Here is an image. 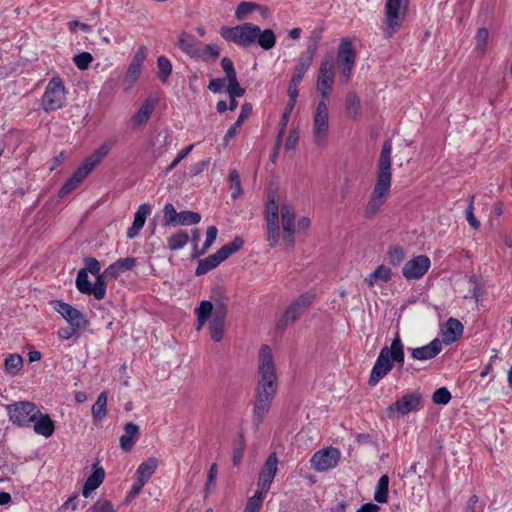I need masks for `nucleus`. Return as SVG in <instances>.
Listing matches in <instances>:
<instances>
[{
  "label": "nucleus",
  "instance_id": "obj_1",
  "mask_svg": "<svg viewBox=\"0 0 512 512\" xmlns=\"http://www.w3.org/2000/svg\"><path fill=\"white\" fill-rule=\"evenodd\" d=\"M258 376L252 420L256 428L263 422L277 391L276 366L268 345H262L259 349Z\"/></svg>",
  "mask_w": 512,
  "mask_h": 512
},
{
  "label": "nucleus",
  "instance_id": "obj_2",
  "mask_svg": "<svg viewBox=\"0 0 512 512\" xmlns=\"http://www.w3.org/2000/svg\"><path fill=\"white\" fill-rule=\"evenodd\" d=\"M391 152L392 143L390 140H386L383 143L378 160L376 183L365 207L364 215L366 218H372L379 212L390 191L392 180Z\"/></svg>",
  "mask_w": 512,
  "mask_h": 512
},
{
  "label": "nucleus",
  "instance_id": "obj_3",
  "mask_svg": "<svg viewBox=\"0 0 512 512\" xmlns=\"http://www.w3.org/2000/svg\"><path fill=\"white\" fill-rule=\"evenodd\" d=\"M405 353L404 344L397 332L393 338L390 346H384L374 363L368 384L376 386L381 379H383L396 364L397 369L401 371L404 367Z\"/></svg>",
  "mask_w": 512,
  "mask_h": 512
},
{
  "label": "nucleus",
  "instance_id": "obj_4",
  "mask_svg": "<svg viewBox=\"0 0 512 512\" xmlns=\"http://www.w3.org/2000/svg\"><path fill=\"white\" fill-rule=\"evenodd\" d=\"M243 244V239L237 236L231 242L223 245L220 249H218L216 253L209 255L205 259L200 260L196 268V275L206 274L210 270L216 268L230 255L239 251L243 247Z\"/></svg>",
  "mask_w": 512,
  "mask_h": 512
},
{
  "label": "nucleus",
  "instance_id": "obj_5",
  "mask_svg": "<svg viewBox=\"0 0 512 512\" xmlns=\"http://www.w3.org/2000/svg\"><path fill=\"white\" fill-rule=\"evenodd\" d=\"M259 27L252 23H243L235 27L223 26L220 35L227 41L242 47H250L256 42Z\"/></svg>",
  "mask_w": 512,
  "mask_h": 512
},
{
  "label": "nucleus",
  "instance_id": "obj_6",
  "mask_svg": "<svg viewBox=\"0 0 512 512\" xmlns=\"http://www.w3.org/2000/svg\"><path fill=\"white\" fill-rule=\"evenodd\" d=\"M314 299L315 294L306 291L294 300L276 323L277 332L284 331L289 323L295 322L312 305Z\"/></svg>",
  "mask_w": 512,
  "mask_h": 512
},
{
  "label": "nucleus",
  "instance_id": "obj_7",
  "mask_svg": "<svg viewBox=\"0 0 512 512\" xmlns=\"http://www.w3.org/2000/svg\"><path fill=\"white\" fill-rule=\"evenodd\" d=\"M409 0H387L385 3V33L391 37L402 25Z\"/></svg>",
  "mask_w": 512,
  "mask_h": 512
},
{
  "label": "nucleus",
  "instance_id": "obj_8",
  "mask_svg": "<svg viewBox=\"0 0 512 512\" xmlns=\"http://www.w3.org/2000/svg\"><path fill=\"white\" fill-rule=\"evenodd\" d=\"M10 420L21 427L29 426L40 414L37 406L29 401H20L7 406Z\"/></svg>",
  "mask_w": 512,
  "mask_h": 512
},
{
  "label": "nucleus",
  "instance_id": "obj_9",
  "mask_svg": "<svg viewBox=\"0 0 512 512\" xmlns=\"http://www.w3.org/2000/svg\"><path fill=\"white\" fill-rule=\"evenodd\" d=\"M328 131V105L325 101H319L313 116V138L317 146H322L326 143Z\"/></svg>",
  "mask_w": 512,
  "mask_h": 512
},
{
  "label": "nucleus",
  "instance_id": "obj_10",
  "mask_svg": "<svg viewBox=\"0 0 512 512\" xmlns=\"http://www.w3.org/2000/svg\"><path fill=\"white\" fill-rule=\"evenodd\" d=\"M64 92L65 88L62 79L58 77L52 78L42 97V108L47 112L59 109L65 98Z\"/></svg>",
  "mask_w": 512,
  "mask_h": 512
},
{
  "label": "nucleus",
  "instance_id": "obj_11",
  "mask_svg": "<svg viewBox=\"0 0 512 512\" xmlns=\"http://www.w3.org/2000/svg\"><path fill=\"white\" fill-rule=\"evenodd\" d=\"M96 167V154H92L72 176L66 180L61 189L59 190L58 196L65 197L75 190L78 185L94 170Z\"/></svg>",
  "mask_w": 512,
  "mask_h": 512
},
{
  "label": "nucleus",
  "instance_id": "obj_12",
  "mask_svg": "<svg viewBox=\"0 0 512 512\" xmlns=\"http://www.w3.org/2000/svg\"><path fill=\"white\" fill-rule=\"evenodd\" d=\"M421 400L422 397L417 392L406 394L401 399L387 407L386 415L390 419L394 418L396 413L400 416L407 415L408 413L419 409Z\"/></svg>",
  "mask_w": 512,
  "mask_h": 512
},
{
  "label": "nucleus",
  "instance_id": "obj_13",
  "mask_svg": "<svg viewBox=\"0 0 512 512\" xmlns=\"http://www.w3.org/2000/svg\"><path fill=\"white\" fill-rule=\"evenodd\" d=\"M341 453L337 448L328 447L314 453L311 467L317 472H324L337 466Z\"/></svg>",
  "mask_w": 512,
  "mask_h": 512
},
{
  "label": "nucleus",
  "instance_id": "obj_14",
  "mask_svg": "<svg viewBox=\"0 0 512 512\" xmlns=\"http://www.w3.org/2000/svg\"><path fill=\"white\" fill-rule=\"evenodd\" d=\"M335 72L334 62L332 59H324L319 68V75L317 79V90L321 94V100L327 102L329 91L334 83Z\"/></svg>",
  "mask_w": 512,
  "mask_h": 512
},
{
  "label": "nucleus",
  "instance_id": "obj_15",
  "mask_svg": "<svg viewBox=\"0 0 512 512\" xmlns=\"http://www.w3.org/2000/svg\"><path fill=\"white\" fill-rule=\"evenodd\" d=\"M319 39L320 36H313L310 38L306 51L301 54L298 63L295 66L294 73L291 78L292 80L298 82L302 81L316 54Z\"/></svg>",
  "mask_w": 512,
  "mask_h": 512
},
{
  "label": "nucleus",
  "instance_id": "obj_16",
  "mask_svg": "<svg viewBox=\"0 0 512 512\" xmlns=\"http://www.w3.org/2000/svg\"><path fill=\"white\" fill-rule=\"evenodd\" d=\"M54 309L70 324L76 328H85L87 325V320L83 316V314L72 307L70 304L65 302L55 300L52 301Z\"/></svg>",
  "mask_w": 512,
  "mask_h": 512
},
{
  "label": "nucleus",
  "instance_id": "obj_17",
  "mask_svg": "<svg viewBox=\"0 0 512 512\" xmlns=\"http://www.w3.org/2000/svg\"><path fill=\"white\" fill-rule=\"evenodd\" d=\"M430 264L428 256H415L404 264L402 274L406 279H418L428 271Z\"/></svg>",
  "mask_w": 512,
  "mask_h": 512
},
{
  "label": "nucleus",
  "instance_id": "obj_18",
  "mask_svg": "<svg viewBox=\"0 0 512 512\" xmlns=\"http://www.w3.org/2000/svg\"><path fill=\"white\" fill-rule=\"evenodd\" d=\"M135 262L136 260L133 257L118 259L115 263L106 268L102 275L98 274V288H104L106 286V278H116L121 273L131 270L135 266Z\"/></svg>",
  "mask_w": 512,
  "mask_h": 512
},
{
  "label": "nucleus",
  "instance_id": "obj_19",
  "mask_svg": "<svg viewBox=\"0 0 512 512\" xmlns=\"http://www.w3.org/2000/svg\"><path fill=\"white\" fill-rule=\"evenodd\" d=\"M265 220L267 223L279 222L278 185L270 183L266 190Z\"/></svg>",
  "mask_w": 512,
  "mask_h": 512
},
{
  "label": "nucleus",
  "instance_id": "obj_20",
  "mask_svg": "<svg viewBox=\"0 0 512 512\" xmlns=\"http://www.w3.org/2000/svg\"><path fill=\"white\" fill-rule=\"evenodd\" d=\"M282 227L284 241L288 247L294 246L295 212L289 204H282L281 207Z\"/></svg>",
  "mask_w": 512,
  "mask_h": 512
},
{
  "label": "nucleus",
  "instance_id": "obj_21",
  "mask_svg": "<svg viewBox=\"0 0 512 512\" xmlns=\"http://www.w3.org/2000/svg\"><path fill=\"white\" fill-rule=\"evenodd\" d=\"M277 464L278 459L276 453H271L263 465L258 478L257 485L259 488H262V490L270 489L271 483L277 473Z\"/></svg>",
  "mask_w": 512,
  "mask_h": 512
},
{
  "label": "nucleus",
  "instance_id": "obj_22",
  "mask_svg": "<svg viewBox=\"0 0 512 512\" xmlns=\"http://www.w3.org/2000/svg\"><path fill=\"white\" fill-rule=\"evenodd\" d=\"M177 47L191 58L199 56L198 49L202 45L195 36L188 32H182L176 43Z\"/></svg>",
  "mask_w": 512,
  "mask_h": 512
},
{
  "label": "nucleus",
  "instance_id": "obj_23",
  "mask_svg": "<svg viewBox=\"0 0 512 512\" xmlns=\"http://www.w3.org/2000/svg\"><path fill=\"white\" fill-rule=\"evenodd\" d=\"M442 350V343L434 339L429 344L411 349V355L416 360H430L436 357Z\"/></svg>",
  "mask_w": 512,
  "mask_h": 512
},
{
  "label": "nucleus",
  "instance_id": "obj_24",
  "mask_svg": "<svg viewBox=\"0 0 512 512\" xmlns=\"http://www.w3.org/2000/svg\"><path fill=\"white\" fill-rule=\"evenodd\" d=\"M151 213V207L148 204H141L134 214V221L130 228L127 230V237L129 239L135 238L140 230L143 228L147 216Z\"/></svg>",
  "mask_w": 512,
  "mask_h": 512
},
{
  "label": "nucleus",
  "instance_id": "obj_25",
  "mask_svg": "<svg viewBox=\"0 0 512 512\" xmlns=\"http://www.w3.org/2000/svg\"><path fill=\"white\" fill-rule=\"evenodd\" d=\"M463 331L464 327L458 319L449 318L442 331L443 341L452 344L461 338Z\"/></svg>",
  "mask_w": 512,
  "mask_h": 512
},
{
  "label": "nucleus",
  "instance_id": "obj_26",
  "mask_svg": "<svg viewBox=\"0 0 512 512\" xmlns=\"http://www.w3.org/2000/svg\"><path fill=\"white\" fill-rule=\"evenodd\" d=\"M88 272L96 275V258H86V267L78 272L76 288H96V283L92 286L88 280Z\"/></svg>",
  "mask_w": 512,
  "mask_h": 512
},
{
  "label": "nucleus",
  "instance_id": "obj_27",
  "mask_svg": "<svg viewBox=\"0 0 512 512\" xmlns=\"http://www.w3.org/2000/svg\"><path fill=\"white\" fill-rule=\"evenodd\" d=\"M139 434V427L132 423L128 422L124 426V434L120 437V446L126 451L130 452L135 445V438Z\"/></svg>",
  "mask_w": 512,
  "mask_h": 512
},
{
  "label": "nucleus",
  "instance_id": "obj_28",
  "mask_svg": "<svg viewBox=\"0 0 512 512\" xmlns=\"http://www.w3.org/2000/svg\"><path fill=\"white\" fill-rule=\"evenodd\" d=\"M34 423V431L44 437H50L55 430V425L48 414H38V417Z\"/></svg>",
  "mask_w": 512,
  "mask_h": 512
},
{
  "label": "nucleus",
  "instance_id": "obj_29",
  "mask_svg": "<svg viewBox=\"0 0 512 512\" xmlns=\"http://www.w3.org/2000/svg\"><path fill=\"white\" fill-rule=\"evenodd\" d=\"M338 59L342 65H354L356 53L349 39H343L338 48Z\"/></svg>",
  "mask_w": 512,
  "mask_h": 512
},
{
  "label": "nucleus",
  "instance_id": "obj_30",
  "mask_svg": "<svg viewBox=\"0 0 512 512\" xmlns=\"http://www.w3.org/2000/svg\"><path fill=\"white\" fill-rule=\"evenodd\" d=\"M157 102H158L157 97L149 96L143 102V104L141 105V107L139 108L137 113L135 114L134 121L139 125L146 123L149 120Z\"/></svg>",
  "mask_w": 512,
  "mask_h": 512
},
{
  "label": "nucleus",
  "instance_id": "obj_31",
  "mask_svg": "<svg viewBox=\"0 0 512 512\" xmlns=\"http://www.w3.org/2000/svg\"><path fill=\"white\" fill-rule=\"evenodd\" d=\"M252 113V105L250 103H244L241 107L240 115L238 116V119L236 122L228 129L224 136V143H227L231 138H233L238 129L241 127L243 122L250 116Z\"/></svg>",
  "mask_w": 512,
  "mask_h": 512
},
{
  "label": "nucleus",
  "instance_id": "obj_32",
  "mask_svg": "<svg viewBox=\"0 0 512 512\" xmlns=\"http://www.w3.org/2000/svg\"><path fill=\"white\" fill-rule=\"evenodd\" d=\"M391 269L385 265L378 266L366 279L368 286L381 285L391 278Z\"/></svg>",
  "mask_w": 512,
  "mask_h": 512
},
{
  "label": "nucleus",
  "instance_id": "obj_33",
  "mask_svg": "<svg viewBox=\"0 0 512 512\" xmlns=\"http://www.w3.org/2000/svg\"><path fill=\"white\" fill-rule=\"evenodd\" d=\"M158 467V460L154 457L147 459L142 462L136 470V478L142 479L147 482L150 477L154 474Z\"/></svg>",
  "mask_w": 512,
  "mask_h": 512
},
{
  "label": "nucleus",
  "instance_id": "obj_34",
  "mask_svg": "<svg viewBox=\"0 0 512 512\" xmlns=\"http://www.w3.org/2000/svg\"><path fill=\"white\" fill-rule=\"evenodd\" d=\"M23 367V358L17 354H9L4 361L5 372L9 375H16Z\"/></svg>",
  "mask_w": 512,
  "mask_h": 512
},
{
  "label": "nucleus",
  "instance_id": "obj_35",
  "mask_svg": "<svg viewBox=\"0 0 512 512\" xmlns=\"http://www.w3.org/2000/svg\"><path fill=\"white\" fill-rule=\"evenodd\" d=\"M256 41L259 44V46L264 50H270L276 44V35L274 31L271 29L261 30L259 28Z\"/></svg>",
  "mask_w": 512,
  "mask_h": 512
},
{
  "label": "nucleus",
  "instance_id": "obj_36",
  "mask_svg": "<svg viewBox=\"0 0 512 512\" xmlns=\"http://www.w3.org/2000/svg\"><path fill=\"white\" fill-rule=\"evenodd\" d=\"M346 111L348 116L354 119L361 115L360 98L355 92L348 93L346 97Z\"/></svg>",
  "mask_w": 512,
  "mask_h": 512
},
{
  "label": "nucleus",
  "instance_id": "obj_37",
  "mask_svg": "<svg viewBox=\"0 0 512 512\" xmlns=\"http://www.w3.org/2000/svg\"><path fill=\"white\" fill-rule=\"evenodd\" d=\"M389 478L387 475H382L378 480L377 487L374 493V499L378 503H386L388 499Z\"/></svg>",
  "mask_w": 512,
  "mask_h": 512
},
{
  "label": "nucleus",
  "instance_id": "obj_38",
  "mask_svg": "<svg viewBox=\"0 0 512 512\" xmlns=\"http://www.w3.org/2000/svg\"><path fill=\"white\" fill-rule=\"evenodd\" d=\"M199 56L196 58H200L203 61H207L209 59L215 60L220 55V48L215 44H203L198 49Z\"/></svg>",
  "mask_w": 512,
  "mask_h": 512
},
{
  "label": "nucleus",
  "instance_id": "obj_39",
  "mask_svg": "<svg viewBox=\"0 0 512 512\" xmlns=\"http://www.w3.org/2000/svg\"><path fill=\"white\" fill-rule=\"evenodd\" d=\"M213 310V305L210 301L204 300L200 303V306L197 308V321L198 326L197 330H200L206 320L211 316Z\"/></svg>",
  "mask_w": 512,
  "mask_h": 512
},
{
  "label": "nucleus",
  "instance_id": "obj_40",
  "mask_svg": "<svg viewBox=\"0 0 512 512\" xmlns=\"http://www.w3.org/2000/svg\"><path fill=\"white\" fill-rule=\"evenodd\" d=\"M188 240V233L184 230H180L168 238V247L171 250H179L187 244Z\"/></svg>",
  "mask_w": 512,
  "mask_h": 512
},
{
  "label": "nucleus",
  "instance_id": "obj_41",
  "mask_svg": "<svg viewBox=\"0 0 512 512\" xmlns=\"http://www.w3.org/2000/svg\"><path fill=\"white\" fill-rule=\"evenodd\" d=\"M141 67L142 66L130 62L123 81L125 90L130 89L138 80L141 72Z\"/></svg>",
  "mask_w": 512,
  "mask_h": 512
},
{
  "label": "nucleus",
  "instance_id": "obj_42",
  "mask_svg": "<svg viewBox=\"0 0 512 512\" xmlns=\"http://www.w3.org/2000/svg\"><path fill=\"white\" fill-rule=\"evenodd\" d=\"M489 32L485 27H481L477 30L475 36V51L483 55L487 50Z\"/></svg>",
  "mask_w": 512,
  "mask_h": 512
},
{
  "label": "nucleus",
  "instance_id": "obj_43",
  "mask_svg": "<svg viewBox=\"0 0 512 512\" xmlns=\"http://www.w3.org/2000/svg\"><path fill=\"white\" fill-rule=\"evenodd\" d=\"M158 78L161 82L165 83L172 72V64L165 56L157 58Z\"/></svg>",
  "mask_w": 512,
  "mask_h": 512
},
{
  "label": "nucleus",
  "instance_id": "obj_44",
  "mask_svg": "<svg viewBox=\"0 0 512 512\" xmlns=\"http://www.w3.org/2000/svg\"><path fill=\"white\" fill-rule=\"evenodd\" d=\"M201 220V215L194 211L185 210L179 212L178 219L176 221L177 225H193L199 223Z\"/></svg>",
  "mask_w": 512,
  "mask_h": 512
},
{
  "label": "nucleus",
  "instance_id": "obj_45",
  "mask_svg": "<svg viewBox=\"0 0 512 512\" xmlns=\"http://www.w3.org/2000/svg\"><path fill=\"white\" fill-rule=\"evenodd\" d=\"M179 213L176 211L171 203H167L163 209V225L164 226H177L176 221Z\"/></svg>",
  "mask_w": 512,
  "mask_h": 512
},
{
  "label": "nucleus",
  "instance_id": "obj_46",
  "mask_svg": "<svg viewBox=\"0 0 512 512\" xmlns=\"http://www.w3.org/2000/svg\"><path fill=\"white\" fill-rule=\"evenodd\" d=\"M405 259V252L401 246H393L387 252V260L393 266L399 265Z\"/></svg>",
  "mask_w": 512,
  "mask_h": 512
},
{
  "label": "nucleus",
  "instance_id": "obj_47",
  "mask_svg": "<svg viewBox=\"0 0 512 512\" xmlns=\"http://www.w3.org/2000/svg\"><path fill=\"white\" fill-rule=\"evenodd\" d=\"M230 188L233 190L231 197L237 199L242 193L240 174L236 169L230 171L229 174Z\"/></svg>",
  "mask_w": 512,
  "mask_h": 512
},
{
  "label": "nucleus",
  "instance_id": "obj_48",
  "mask_svg": "<svg viewBox=\"0 0 512 512\" xmlns=\"http://www.w3.org/2000/svg\"><path fill=\"white\" fill-rule=\"evenodd\" d=\"M235 444L236 447L233 451L232 462L234 466H238L241 463L245 449V438L242 433L235 439Z\"/></svg>",
  "mask_w": 512,
  "mask_h": 512
},
{
  "label": "nucleus",
  "instance_id": "obj_49",
  "mask_svg": "<svg viewBox=\"0 0 512 512\" xmlns=\"http://www.w3.org/2000/svg\"><path fill=\"white\" fill-rule=\"evenodd\" d=\"M259 8H260V6L256 3L243 1L238 5V7L235 11V17L238 20H244V19H246L247 15L249 13H251Z\"/></svg>",
  "mask_w": 512,
  "mask_h": 512
},
{
  "label": "nucleus",
  "instance_id": "obj_50",
  "mask_svg": "<svg viewBox=\"0 0 512 512\" xmlns=\"http://www.w3.org/2000/svg\"><path fill=\"white\" fill-rule=\"evenodd\" d=\"M94 490H96V462L91 464V473L84 484L82 495L87 498Z\"/></svg>",
  "mask_w": 512,
  "mask_h": 512
},
{
  "label": "nucleus",
  "instance_id": "obj_51",
  "mask_svg": "<svg viewBox=\"0 0 512 512\" xmlns=\"http://www.w3.org/2000/svg\"><path fill=\"white\" fill-rule=\"evenodd\" d=\"M267 232V241L269 242L270 247L277 246L280 239L279 222L267 223Z\"/></svg>",
  "mask_w": 512,
  "mask_h": 512
},
{
  "label": "nucleus",
  "instance_id": "obj_52",
  "mask_svg": "<svg viewBox=\"0 0 512 512\" xmlns=\"http://www.w3.org/2000/svg\"><path fill=\"white\" fill-rule=\"evenodd\" d=\"M93 56L89 52H82L73 57V62L80 70H86L93 62Z\"/></svg>",
  "mask_w": 512,
  "mask_h": 512
},
{
  "label": "nucleus",
  "instance_id": "obj_53",
  "mask_svg": "<svg viewBox=\"0 0 512 512\" xmlns=\"http://www.w3.org/2000/svg\"><path fill=\"white\" fill-rule=\"evenodd\" d=\"M451 399V393L446 387L438 388L432 396L435 404L446 405Z\"/></svg>",
  "mask_w": 512,
  "mask_h": 512
},
{
  "label": "nucleus",
  "instance_id": "obj_54",
  "mask_svg": "<svg viewBox=\"0 0 512 512\" xmlns=\"http://www.w3.org/2000/svg\"><path fill=\"white\" fill-rule=\"evenodd\" d=\"M474 195H471L469 197V204H468V207L466 209V219L469 223V225L473 228V229H478L480 227V222L476 219L475 215H474Z\"/></svg>",
  "mask_w": 512,
  "mask_h": 512
},
{
  "label": "nucleus",
  "instance_id": "obj_55",
  "mask_svg": "<svg viewBox=\"0 0 512 512\" xmlns=\"http://www.w3.org/2000/svg\"><path fill=\"white\" fill-rule=\"evenodd\" d=\"M227 92L230 98L242 97L245 94V89L239 85L237 78L228 80Z\"/></svg>",
  "mask_w": 512,
  "mask_h": 512
},
{
  "label": "nucleus",
  "instance_id": "obj_56",
  "mask_svg": "<svg viewBox=\"0 0 512 512\" xmlns=\"http://www.w3.org/2000/svg\"><path fill=\"white\" fill-rule=\"evenodd\" d=\"M221 67L226 74L227 81L230 79L237 78L234 64L229 57H223L221 60Z\"/></svg>",
  "mask_w": 512,
  "mask_h": 512
},
{
  "label": "nucleus",
  "instance_id": "obj_57",
  "mask_svg": "<svg viewBox=\"0 0 512 512\" xmlns=\"http://www.w3.org/2000/svg\"><path fill=\"white\" fill-rule=\"evenodd\" d=\"M116 144V138L111 137L103 141V143L98 147V163L101 159L107 156L113 146Z\"/></svg>",
  "mask_w": 512,
  "mask_h": 512
},
{
  "label": "nucleus",
  "instance_id": "obj_58",
  "mask_svg": "<svg viewBox=\"0 0 512 512\" xmlns=\"http://www.w3.org/2000/svg\"><path fill=\"white\" fill-rule=\"evenodd\" d=\"M294 107L295 106H291V105L286 104V106L284 108V111H283V114H282V117H281V120H280V129H279V132H278L279 138H283V136H284L287 124L289 122L290 115H291Z\"/></svg>",
  "mask_w": 512,
  "mask_h": 512
},
{
  "label": "nucleus",
  "instance_id": "obj_59",
  "mask_svg": "<svg viewBox=\"0 0 512 512\" xmlns=\"http://www.w3.org/2000/svg\"><path fill=\"white\" fill-rule=\"evenodd\" d=\"M211 339L215 342H220L224 336V325L210 322L209 325Z\"/></svg>",
  "mask_w": 512,
  "mask_h": 512
},
{
  "label": "nucleus",
  "instance_id": "obj_60",
  "mask_svg": "<svg viewBox=\"0 0 512 512\" xmlns=\"http://www.w3.org/2000/svg\"><path fill=\"white\" fill-rule=\"evenodd\" d=\"M145 484H146L145 481H143L142 479L136 478L135 483L133 484V486L131 487L130 491L128 492V494L125 498V502L129 503L134 498H136L139 495V493L141 492V490L143 489Z\"/></svg>",
  "mask_w": 512,
  "mask_h": 512
},
{
  "label": "nucleus",
  "instance_id": "obj_61",
  "mask_svg": "<svg viewBox=\"0 0 512 512\" xmlns=\"http://www.w3.org/2000/svg\"><path fill=\"white\" fill-rule=\"evenodd\" d=\"M217 233L218 230L215 226H209L207 228L206 240L203 244L202 251L200 252L201 254L205 253L211 247L217 237Z\"/></svg>",
  "mask_w": 512,
  "mask_h": 512
},
{
  "label": "nucleus",
  "instance_id": "obj_62",
  "mask_svg": "<svg viewBox=\"0 0 512 512\" xmlns=\"http://www.w3.org/2000/svg\"><path fill=\"white\" fill-rule=\"evenodd\" d=\"M194 145L190 144L184 149H182L176 158L170 163V165L166 168V173L172 171L193 149Z\"/></svg>",
  "mask_w": 512,
  "mask_h": 512
},
{
  "label": "nucleus",
  "instance_id": "obj_63",
  "mask_svg": "<svg viewBox=\"0 0 512 512\" xmlns=\"http://www.w3.org/2000/svg\"><path fill=\"white\" fill-rule=\"evenodd\" d=\"M300 84V82L298 81H295V80H290V83H289V87H288V97H289V100L287 102L288 105H291V106H295L296 104V101H297V97H298V85Z\"/></svg>",
  "mask_w": 512,
  "mask_h": 512
},
{
  "label": "nucleus",
  "instance_id": "obj_64",
  "mask_svg": "<svg viewBox=\"0 0 512 512\" xmlns=\"http://www.w3.org/2000/svg\"><path fill=\"white\" fill-rule=\"evenodd\" d=\"M209 163H210L209 159L202 160V161L194 163L190 167V171H189L190 176L194 177V176H197V175L201 174L205 169L208 168Z\"/></svg>",
  "mask_w": 512,
  "mask_h": 512
}]
</instances>
